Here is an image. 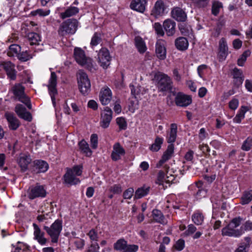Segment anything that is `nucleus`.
Masks as SVG:
<instances>
[{
	"label": "nucleus",
	"instance_id": "obj_1",
	"mask_svg": "<svg viewBox=\"0 0 252 252\" xmlns=\"http://www.w3.org/2000/svg\"><path fill=\"white\" fill-rule=\"evenodd\" d=\"M243 219L238 217L232 219L229 223L221 229L223 236L238 238L242 235V229L240 225Z\"/></svg>",
	"mask_w": 252,
	"mask_h": 252
},
{
	"label": "nucleus",
	"instance_id": "obj_2",
	"mask_svg": "<svg viewBox=\"0 0 252 252\" xmlns=\"http://www.w3.org/2000/svg\"><path fill=\"white\" fill-rule=\"evenodd\" d=\"M154 80L159 92L165 94L172 91L173 82L171 78L167 74L158 72L154 76Z\"/></svg>",
	"mask_w": 252,
	"mask_h": 252
},
{
	"label": "nucleus",
	"instance_id": "obj_3",
	"mask_svg": "<svg viewBox=\"0 0 252 252\" xmlns=\"http://www.w3.org/2000/svg\"><path fill=\"white\" fill-rule=\"evenodd\" d=\"M78 22L75 19H69L63 22L60 26L58 34L64 36L68 34H73L76 31Z\"/></svg>",
	"mask_w": 252,
	"mask_h": 252
},
{
	"label": "nucleus",
	"instance_id": "obj_4",
	"mask_svg": "<svg viewBox=\"0 0 252 252\" xmlns=\"http://www.w3.org/2000/svg\"><path fill=\"white\" fill-rule=\"evenodd\" d=\"M25 88L20 84H15L10 89V91L13 94L15 99L24 103L27 107L31 109L32 104L30 99L24 93Z\"/></svg>",
	"mask_w": 252,
	"mask_h": 252
},
{
	"label": "nucleus",
	"instance_id": "obj_5",
	"mask_svg": "<svg viewBox=\"0 0 252 252\" xmlns=\"http://www.w3.org/2000/svg\"><path fill=\"white\" fill-rule=\"evenodd\" d=\"M43 229L51 238L52 243H57L62 230V220H57L50 227L44 226Z\"/></svg>",
	"mask_w": 252,
	"mask_h": 252
},
{
	"label": "nucleus",
	"instance_id": "obj_6",
	"mask_svg": "<svg viewBox=\"0 0 252 252\" xmlns=\"http://www.w3.org/2000/svg\"><path fill=\"white\" fill-rule=\"evenodd\" d=\"M78 87L81 94L84 95L91 90V83L87 74L83 71H79L77 78Z\"/></svg>",
	"mask_w": 252,
	"mask_h": 252
},
{
	"label": "nucleus",
	"instance_id": "obj_7",
	"mask_svg": "<svg viewBox=\"0 0 252 252\" xmlns=\"http://www.w3.org/2000/svg\"><path fill=\"white\" fill-rule=\"evenodd\" d=\"M46 195L47 191L44 187L38 183L31 186L27 191L28 197L31 200L36 198H44Z\"/></svg>",
	"mask_w": 252,
	"mask_h": 252
},
{
	"label": "nucleus",
	"instance_id": "obj_8",
	"mask_svg": "<svg viewBox=\"0 0 252 252\" xmlns=\"http://www.w3.org/2000/svg\"><path fill=\"white\" fill-rule=\"evenodd\" d=\"M138 247L135 245H127L124 239H120L114 244V249L122 252H136Z\"/></svg>",
	"mask_w": 252,
	"mask_h": 252
},
{
	"label": "nucleus",
	"instance_id": "obj_9",
	"mask_svg": "<svg viewBox=\"0 0 252 252\" xmlns=\"http://www.w3.org/2000/svg\"><path fill=\"white\" fill-rule=\"evenodd\" d=\"M57 76L55 72H51L50 78L49 80L48 88L51 95L53 105L54 107L56 106L55 95L57 94L56 89Z\"/></svg>",
	"mask_w": 252,
	"mask_h": 252
},
{
	"label": "nucleus",
	"instance_id": "obj_10",
	"mask_svg": "<svg viewBox=\"0 0 252 252\" xmlns=\"http://www.w3.org/2000/svg\"><path fill=\"white\" fill-rule=\"evenodd\" d=\"M98 62L103 68H106L110 63L111 57L108 50L105 48H101L98 54Z\"/></svg>",
	"mask_w": 252,
	"mask_h": 252
},
{
	"label": "nucleus",
	"instance_id": "obj_11",
	"mask_svg": "<svg viewBox=\"0 0 252 252\" xmlns=\"http://www.w3.org/2000/svg\"><path fill=\"white\" fill-rule=\"evenodd\" d=\"M112 111L109 107L107 106L104 108L103 111L101 113L100 122L102 127L106 128L109 126L112 119Z\"/></svg>",
	"mask_w": 252,
	"mask_h": 252
},
{
	"label": "nucleus",
	"instance_id": "obj_12",
	"mask_svg": "<svg viewBox=\"0 0 252 252\" xmlns=\"http://www.w3.org/2000/svg\"><path fill=\"white\" fill-rule=\"evenodd\" d=\"M175 103L177 106L186 107L192 102L191 97L182 93H178L175 99Z\"/></svg>",
	"mask_w": 252,
	"mask_h": 252
},
{
	"label": "nucleus",
	"instance_id": "obj_13",
	"mask_svg": "<svg viewBox=\"0 0 252 252\" xmlns=\"http://www.w3.org/2000/svg\"><path fill=\"white\" fill-rule=\"evenodd\" d=\"M171 16L178 22H185L187 19L186 13L181 8L174 7L171 11Z\"/></svg>",
	"mask_w": 252,
	"mask_h": 252
},
{
	"label": "nucleus",
	"instance_id": "obj_14",
	"mask_svg": "<svg viewBox=\"0 0 252 252\" xmlns=\"http://www.w3.org/2000/svg\"><path fill=\"white\" fill-rule=\"evenodd\" d=\"M228 55V47L226 40L221 38L219 41V52L218 57L220 62L224 61Z\"/></svg>",
	"mask_w": 252,
	"mask_h": 252
},
{
	"label": "nucleus",
	"instance_id": "obj_15",
	"mask_svg": "<svg viewBox=\"0 0 252 252\" xmlns=\"http://www.w3.org/2000/svg\"><path fill=\"white\" fill-rule=\"evenodd\" d=\"M15 112L21 119L30 122L32 120L31 114L26 111V108L22 104H17L15 107Z\"/></svg>",
	"mask_w": 252,
	"mask_h": 252
},
{
	"label": "nucleus",
	"instance_id": "obj_16",
	"mask_svg": "<svg viewBox=\"0 0 252 252\" xmlns=\"http://www.w3.org/2000/svg\"><path fill=\"white\" fill-rule=\"evenodd\" d=\"M5 117L8 123V126L10 129L15 130L19 127L20 122L13 113L6 112L5 114Z\"/></svg>",
	"mask_w": 252,
	"mask_h": 252
},
{
	"label": "nucleus",
	"instance_id": "obj_17",
	"mask_svg": "<svg viewBox=\"0 0 252 252\" xmlns=\"http://www.w3.org/2000/svg\"><path fill=\"white\" fill-rule=\"evenodd\" d=\"M167 6L163 1H157L152 11V15L157 17L163 14Z\"/></svg>",
	"mask_w": 252,
	"mask_h": 252
},
{
	"label": "nucleus",
	"instance_id": "obj_18",
	"mask_svg": "<svg viewBox=\"0 0 252 252\" xmlns=\"http://www.w3.org/2000/svg\"><path fill=\"white\" fill-rule=\"evenodd\" d=\"M33 163V170L36 173L45 172L49 167L48 163L44 160H35Z\"/></svg>",
	"mask_w": 252,
	"mask_h": 252
},
{
	"label": "nucleus",
	"instance_id": "obj_19",
	"mask_svg": "<svg viewBox=\"0 0 252 252\" xmlns=\"http://www.w3.org/2000/svg\"><path fill=\"white\" fill-rule=\"evenodd\" d=\"M2 66L6 74L11 80H14L16 79V71L14 69V65L10 62H4L2 64Z\"/></svg>",
	"mask_w": 252,
	"mask_h": 252
},
{
	"label": "nucleus",
	"instance_id": "obj_20",
	"mask_svg": "<svg viewBox=\"0 0 252 252\" xmlns=\"http://www.w3.org/2000/svg\"><path fill=\"white\" fill-rule=\"evenodd\" d=\"M34 228V238L36 240L37 242L41 245H45L47 242V239L44 237V233L42 232L38 227V226L35 224H33Z\"/></svg>",
	"mask_w": 252,
	"mask_h": 252
},
{
	"label": "nucleus",
	"instance_id": "obj_21",
	"mask_svg": "<svg viewBox=\"0 0 252 252\" xmlns=\"http://www.w3.org/2000/svg\"><path fill=\"white\" fill-rule=\"evenodd\" d=\"M64 182L69 185H75L80 182V180L76 177V176L71 170H67L63 176Z\"/></svg>",
	"mask_w": 252,
	"mask_h": 252
},
{
	"label": "nucleus",
	"instance_id": "obj_22",
	"mask_svg": "<svg viewBox=\"0 0 252 252\" xmlns=\"http://www.w3.org/2000/svg\"><path fill=\"white\" fill-rule=\"evenodd\" d=\"M112 98L111 90L108 88H104L100 92L99 99L101 103L104 105L108 104Z\"/></svg>",
	"mask_w": 252,
	"mask_h": 252
},
{
	"label": "nucleus",
	"instance_id": "obj_23",
	"mask_svg": "<svg viewBox=\"0 0 252 252\" xmlns=\"http://www.w3.org/2000/svg\"><path fill=\"white\" fill-rule=\"evenodd\" d=\"M178 26L179 30L182 35L188 36L190 38H193V31L189 25L183 22L179 24Z\"/></svg>",
	"mask_w": 252,
	"mask_h": 252
},
{
	"label": "nucleus",
	"instance_id": "obj_24",
	"mask_svg": "<svg viewBox=\"0 0 252 252\" xmlns=\"http://www.w3.org/2000/svg\"><path fill=\"white\" fill-rule=\"evenodd\" d=\"M114 150L111 154L112 159L114 161H117L120 159L121 156L125 154L124 149L120 145L119 143L115 144L113 147Z\"/></svg>",
	"mask_w": 252,
	"mask_h": 252
},
{
	"label": "nucleus",
	"instance_id": "obj_25",
	"mask_svg": "<svg viewBox=\"0 0 252 252\" xmlns=\"http://www.w3.org/2000/svg\"><path fill=\"white\" fill-rule=\"evenodd\" d=\"M163 26L168 36L173 35L175 32L176 23L174 21L167 19L164 21Z\"/></svg>",
	"mask_w": 252,
	"mask_h": 252
},
{
	"label": "nucleus",
	"instance_id": "obj_26",
	"mask_svg": "<svg viewBox=\"0 0 252 252\" xmlns=\"http://www.w3.org/2000/svg\"><path fill=\"white\" fill-rule=\"evenodd\" d=\"M177 126L176 124H172L170 125V128L169 133L167 135V142L170 144H173L177 137Z\"/></svg>",
	"mask_w": 252,
	"mask_h": 252
},
{
	"label": "nucleus",
	"instance_id": "obj_27",
	"mask_svg": "<svg viewBox=\"0 0 252 252\" xmlns=\"http://www.w3.org/2000/svg\"><path fill=\"white\" fill-rule=\"evenodd\" d=\"M175 44L176 47L179 50L185 51L188 47L189 42L186 37H179L175 40Z\"/></svg>",
	"mask_w": 252,
	"mask_h": 252
},
{
	"label": "nucleus",
	"instance_id": "obj_28",
	"mask_svg": "<svg viewBox=\"0 0 252 252\" xmlns=\"http://www.w3.org/2000/svg\"><path fill=\"white\" fill-rule=\"evenodd\" d=\"M74 56L76 62L80 64L83 63L87 58L84 51L80 48H75L74 51Z\"/></svg>",
	"mask_w": 252,
	"mask_h": 252
},
{
	"label": "nucleus",
	"instance_id": "obj_29",
	"mask_svg": "<svg viewBox=\"0 0 252 252\" xmlns=\"http://www.w3.org/2000/svg\"><path fill=\"white\" fill-rule=\"evenodd\" d=\"M166 49L161 42H158L156 45V53L158 58L164 60L166 58Z\"/></svg>",
	"mask_w": 252,
	"mask_h": 252
},
{
	"label": "nucleus",
	"instance_id": "obj_30",
	"mask_svg": "<svg viewBox=\"0 0 252 252\" xmlns=\"http://www.w3.org/2000/svg\"><path fill=\"white\" fill-rule=\"evenodd\" d=\"M152 216L154 220L157 222L162 224L166 223V220L162 213L160 210L154 209L152 211Z\"/></svg>",
	"mask_w": 252,
	"mask_h": 252
},
{
	"label": "nucleus",
	"instance_id": "obj_31",
	"mask_svg": "<svg viewBox=\"0 0 252 252\" xmlns=\"http://www.w3.org/2000/svg\"><path fill=\"white\" fill-rule=\"evenodd\" d=\"M146 1H132L130 7L135 11L143 12L145 10Z\"/></svg>",
	"mask_w": 252,
	"mask_h": 252
},
{
	"label": "nucleus",
	"instance_id": "obj_32",
	"mask_svg": "<svg viewBox=\"0 0 252 252\" xmlns=\"http://www.w3.org/2000/svg\"><path fill=\"white\" fill-rule=\"evenodd\" d=\"M134 41L138 51L140 53H144L146 51L147 47L143 39L140 36H137L135 37Z\"/></svg>",
	"mask_w": 252,
	"mask_h": 252
},
{
	"label": "nucleus",
	"instance_id": "obj_33",
	"mask_svg": "<svg viewBox=\"0 0 252 252\" xmlns=\"http://www.w3.org/2000/svg\"><path fill=\"white\" fill-rule=\"evenodd\" d=\"M31 158L30 156H24L19 158L18 163L21 168V170L23 171H25L28 168V165L31 162Z\"/></svg>",
	"mask_w": 252,
	"mask_h": 252
},
{
	"label": "nucleus",
	"instance_id": "obj_34",
	"mask_svg": "<svg viewBox=\"0 0 252 252\" xmlns=\"http://www.w3.org/2000/svg\"><path fill=\"white\" fill-rule=\"evenodd\" d=\"M163 139L159 136H157L154 143L150 147L149 149L152 152H158L161 148V145L163 144Z\"/></svg>",
	"mask_w": 252,
	"mask_h": 252
},
{
	"label": "nucleus",
	"instance_id": "obj_35",
	"mask_svg": "<svg viewBox=\"0 0 252 252\" xmlns=\"http://www.w3.org/2000/svg\"><path fill=\"white\" fill-rule=\"evenodd\" d=\"M245 241L240 244L235 252H247L246 249L249 248L252 243L251 238L249 237H246L245 238Z\"/></svg>",
	"mask_w": 252,
	"mask_h": 252
},
{
	"label": "nucleus",
	"instance_id": "obj_36",
	"mask_svg": "<svg viewBox=\"0 0 252 252\" xmlns=\"http://www.w3.org/2000/svg\"><path fill=\"white\" fill-rule=\"evenodd\" d=\"M251 201H252V190L245 191L241 198V204H248Z\"/></svg>",
	"mask_w": 252,
	"mask_h": 252
},
{
	"label": "nucleus",
	"instance_id": "obj_37",
	"mask_svg": "<svg viewBox=\"0 0 252 252\" xmlns=\"http://www.w3.org/2000/svg\"><path fill=\"white\" fill-rule=\"evenodd\" d=\"M79 11L77 7L71 6L67 8L64 12L61 13V18L65 19L67 17L72 16L77 14Z\"/></svg>",
	"mask_w": 252,
	"mask_h": 252
},
{
	"label": "nucleus",
	"instance_id": "obj_38",
	"mask_svg": "<svg viewBox=\"0 0 252 252\" xmlns=\"http://www.w3.org/2000/svg\"><path fill=\"white\" fill-rule=\"evenodd\" d=\"M80 149L85 153L87 156L92 155V152L89 148L88 144L84 140H82L78 144Z\"/></svg>",
	"mask_w": 252,
	"mask_h": 252
},
{
	"label": "nucleus",
	"instance_id": "obj_39",
	"mask_svg": "<svg viewBox=\"0 0 252 252\" xmlns=\"http://www.w3.org/2000/svg\"><path fill=\"white\" fill-rule=\"evenodd\" d=\"M28 38L31 45H38L39 42L41 40L39 35L35 32L29 33L28 35Z\"/></svg>",
	"mask_w": 252,
	"mask_h": 252
},
{
	"label": "nucleus",
	"instance_id": "obj_40",
	"mask_svg": "<svg viewBox=\"0 0 252 252\" xmlns=\"http://www.w3.org/2000/svg\"><path fill=\"white\" fill-rule=\"evenodd\" d=\"M174 144H169L167 150L163 153L162 158L164 160V161H166L168 159H169L172 157V154L174 153Z\"/></svg>",
	"mask_w": 252,
	"mask_h": 252
},
{
	"label": "nucleus",
	"instance_id": "obj_41",
	"mask_svg": "<svg viewBox=\"0 0 252 252\" xmlns=\"http://www.w3.org/2000/svg\"><path fill=\"white\" fill-rule=\"evenodd\" d=\"M248 110L247 107L246 106H242L238 113L233 119V121L237 123H240L242 120L245 117V114Z\"/></svg>",
	"mask_w": 252,
	"mask_h": 252
},
{
	"label": "nucleus",
	"instance_id": "obj_42",
	"mask_svg": "<svg viewBox=\"0 0 252 252\" xmlns=\"http://www.w3.org/2000/svg\"><path fill=\"white\" fill-rule=\"evenodd\" d=\"M149 187L138 188L135 192L134 199H139L147 195L149 191Z\"/></svg>",
	"mask_w": 252,
	"mask_h": 252
},
{
	"label": "nucleus",
	"instance_id": "obj_43",
	"mask_svg": "<svg viewBox=\"0 0 252 252\" xmlns=\"http://www.w3.org/2000/svg\"><path fill=\"white\" fill-rule=\"evenodd\" d=\"M21 47L17 44L11 45L9 47V50L7 52L8 56L13 57L15 55H18L19 52L20 51Z\"/></svg>",
	"mask_w": 252,
	"mask_h": 252
},
{
	"label": "nucleus",
	"instance_id": "obj_44",
	"mask_svg": "<svg viewBox=\"0 0 252 252\" xmlns=\"http://www.w3.org/2000/svg\"><path fill=\"white\" fill-rule=\"evenodd\" d=\"M222 8V4L219 1H214L212 6V13L217 16L219 13L220 10Z\"/></svg>",
	"mask_w": 252,
	"mask_h": 252
},
{
	"label": "nucleus",
	"instance_id": "obj_45",
	"mask_svg": "<svg viewBox=\"0 0 252 252\" xmlns=\"http://www.w3.org/2000/svg\"><path fill=\"white\" fill-rule=\"evenodd\" d=\"M192 220L196 225H201L203 221L204 217L201 213L196 212L192 216Z\"/></svg>",
	"mask_w": 252,
	"mask_h": 252
},
{
	"label": "nucleus",
	"instance_id": "obj_46",
	"mask_svg": "<svg viewBox=\"0 0 252 252\" xmlns=\"http://www.w3.org/2000/svg\"><path fill=\"white\" fill-rule=\"evenodd\" d=\"M251 52L249 50L245 51L237 60V64L239 66H243L248 57L250 56Z\"/></svg>",
	"mask_w": 252,
	"mask_h": 252
},
{
	"label": "nucleus",
	"instance_id": "obj_47",
	"mask_svg": "<svg viewBox=\"0 0 252 252\" xmlns=\"http://www.w3.org/2000/svg\"><path fill=\"white\" fill-rule=\"evenodd\" d=\"M101 40V34L98 32H95L92 38L91 45L92 46H96L100 43Z\"/></svg>",
	"mask_w": 252,
	"mask_h": 252
},
{
	"label": "nucleus",
	"instance_id": "obj_48",
	"mask_svg": "<svg viewBox=\"0 0 252 252\" xmlns=\"http://www.w3.org/2000/svg\"><path fill=\"white\" fill-rule=\"evenodd\" d=\"M18 59L22 62H26L32 58V56L29 54L27 51H23L18 55Z\"/></svg>",
	"mask_w": 252,
	"mask_h": 252
},
{
	"label": "nucleus",
	"instance_id": "obj_49",
	"mask_svg": "<svg viewBox=\"0 0 252 252\" xmlns=\"http://www.w3.org/2000/svg\"><path fill=\"white\" fill-rule=\"evenodd\" d=\"M116 123L119 126L120 130H125L127 128V123L124 118L120 117L117 118Z\"/></svg>",
	"mask_w": 252,
	"mask_h": 252
},
{
	"label": "nucleus",
	"instance_id": "obj_50",
	"mask_svg": "<svg viewBox=\"0 0 252 252\" xmlns=\"http://www.w3.org/2000/svg\"><path fill=\"white\" fill-rule=\"evenodd\" d=\"M252 147V138L249 137L244 142L241 148L244 151H248L250 150V149Z\"/></svg>",
	"mask_w": 252,
	"mask_h": 252
},
{
	"label": "nucleus",
	"instance_id": "obj_51",
	"mask_svg": "<svg viewBox=\"0 0 252 252\" xmlns=\"http://www.w3.org/2000/svg\"><path fill=\"white\" fill-rule=\"evenodd\" d=\"M240 228L242 229V235L245 231L252 230V221L251 220L246 221L244 224L240 226Z\"/></svg>",
	"mask_w": 252,
	"mask_h": 252
},
{
	"label": "nucleus",
	"instance_id": "obj_52",
	"mask_svg": "<svg viewBox=\"0 0 252 252\" xmlns=\"http://www.w3.org/2000/svg\"><path fill=\"white\" fill-rule=\"evenodd\" d=\"M84 61L85 62L83 63H81V65H85L86 67H87V69L91 71H92L94 69L92 59L89 58H87Z\"/></svg>",
	"mask_w": 252,
	"mask_h": 252
},
{
	"label": "nucleus",
	"instance_id": "obj_53",
	"mask_svg": "<svg viewBox=\"0 0 252 252\" xmlns=\"http://www.w3.org/2000/svg\"><path fill=\"white\" fill-rule=\"evenodd\" d=\"M50 13V10H48L46 11H44L41 9H38L36 10L33 11L31 12V14L33 16H35L37 15H39L41 16H45L48 15Z\"/></svg>",
	"mask_w": 252,
	"mask_h": 252
},
{
	"label": "nucleus",
	"instance_id": "obj_54",
	"mask_svg": "<svg viewBox=\"0 0 252 252\" xmlns=\"http://www.w3.org/2000/svg\"><path fill=\"white\" fill-rule=\"evenodd\" d=\"M165 180L166 179H165V174L164 171L160 170L158 174L156 183L159 185H162L164 181H165Z\"/></svg>",
	"mask_w": 252,
	"mask_h": 252
},
{
	"label": "nucleus",
	"instance_id": "obj_55",
	"mask_svg": "<svg viewBox=\"0 0 252 252\" xmlns=\"http://www.w3.org/2000/svg\"><path fill=\"white\" fill-rule=\"evenodd\" d=\"M154 28L156 33L160 35L163 36L164 35V32L162 29V27L159 23H155L154 25Z\"/></svg>",
	"mask_w": 252,
	"mask_h": 252
},
{
	"label": "nucleus",
	"instance_id": "obj_56",
	"mask_svg": "<svg viewBox=\"0 0 252 252\" xmlns=\"http://www.w3.org/2000/svg\"><path fill=\"white\" fill-rule=\"evenodd\" d=\"M92 241H97L98 236L97 232L94 229H91L87 234Z\"/></svg>",
	"mask_w": 252,
	"mask_h": 252
},
{
	"label": "nucleus",
	"instance_id": "obj_57",
	"mask_svg": "<svg viewBox=\"0 0 252 252\" xmlns=\"http://www.w3.org/2000/svg\"><path fill=\"white\" fill-rule=\"evenodd\" d=\"M185 247V241L180 239L178 240L174 245V248L178 251H182Z\"/></svg>",
	"mask_w": 252,
	"mask_h": 252
},
{
	"label": "nucleus",
	"instance_id": "obj_58",
	"mask_svg": "<svg viewBox=\"0 0 252 252\" xmlns=\"http://www.w3.org/2000/svg\"><path fill=\"white\" fill-rule=\"evenodd\" d=\"M134 193V189L129 188L125 190L123 193V197L125 199H130Z\"/></svg>",
	"mask_w": 252,
	"mask_h": 252
},
{
	"label": "nucleus",
	"instance_id": "obj_59",
	"mask_svg": "<svg viewBox=\"0 0 252 252\" xmlns=\"http://www.w3.org/2000/svg\"><path fill=\"white\" fill-rule=\"evenodd\" d=\"M91 142L92 144V147L95 149L97 147L98 143V137L96 134H93L91 137Z\"/></svg>",
	"mask_w": 252,
	"mask_h": 252
},
{
	"label": "nucleus",
	"instance_id": "obj_60",
	"mask_svg": "<svg viewBox=\"0 0 252 252\" xmlns=\"http://www.w3.org/2000/svg\"><path fill=\"white\" fill-rule=\"evenodd\" d=\"M68 170H71L75 175L80 176L82 173V166L77 165L73 167L72 169H68Z\"/></svg>",
	"mask_w": 252,
	"mask_h": 252
},
{
	"label": "nucleus",
	"instance_id": "obj_61",
	"mask_svg": "<svg viewBox=\"0 0 252 252\" xmlns=\"http://www.w3.org/2000/svg\"><path fill=\"white\" fill-rule=\"evenodd\" d=\"M196 230V228L193 224H189L188 226L187 230L184 232L186 236H189L192 234Z\"/></svg>",
	"mask_w": 252,
	"mask_h": 252
},
{
	"label": "nucleus",
	"instance_id": "obj_62",
	"mask_svg": "<svg viewBox=\"0 0 252 252\" xmlns=\"http://www.w3.org/2000/svg\"><path fill=\"white\" fill-rule=\"evenodd\" d=\"M110 191L114 193L119 194L122 191V189L121 186L114 185L110 187Z\"/></svg>",
	"mask_w": 252,
	"mask_h": 252
},
{
	"label": "nucleus",
	"instance_id": "obj_63",
	"mask_svg": "<svg viewBox=\"0 0 252 252\" xmlns=\"http://www.w3.org/2000/svg\"><path fill=\"white\" fill-rule=\"evenodd\" d=\"M232 75H233V78H239V77H243V72L241 69L237 68V67H235L232 72Z\"/></svg>",
	"mask_w": 252,
	"mask_h": 252
},
{
	"label": "nucleus",
	"instance_id": "obj_64",
	"mask_svg": "<svg viewBox=\"0 0 252 252\" xmlns=\"http://www.w3.org/2000/svg\"><path fill=\"white\" fill-rule=\"evenodd\" d=\"M238 100L237 99L234 98L229 102V108L232 110H235L238 107Z\"/></svg>",
	"mask_w": 252,
	"mask_h": 252
}]
</instances>
